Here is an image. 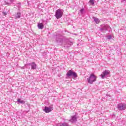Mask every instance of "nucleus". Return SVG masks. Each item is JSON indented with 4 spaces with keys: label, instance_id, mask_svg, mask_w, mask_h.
Listing matches in <instances>:
<instances>
[{
    "label": "nucleus",
    "instance_id": "1",
    "mask_svg": "<svg viewBox=\"0 0 126 126\" xmlns=\"http://www.w3.org/2000/svg\"><path fill=\"white\" fill-rule=\"evenodd\" d=\"M97 79V77L94 74H91L90 76L87 78L88 83L93 84V82H95Z\"/></svg>",
    "mask_w": 126,
    "mask_h": 126
},
{
    "label": "nucleus",
    "instance_id": "2",
    "mask_svg": "<svg viewBox=\"0 0 126 126\" xmlns=\"http://www.w3.org/2000/svg\"><path fill=\"white\" fill-rule=\"evenodd\" d=\"M63 9H58L55 12V16L57 19H60L63 17Z\"/></svg>",
    "mask_w": 126,
    "mask_h": 126
},
{
    "label": "nucleus",
    "instance_id": "3",
    "mask_svg": "<svg viewBox=\"0 0 126 126\" xmlns=\"http://www.w3.org/2000/svg\"><path fill=\"white\" fill-rule=\"evenodd\" d=\"M55 40L56 43L59 44V45H63V36L61 34H58L55 37Z\"/></svg>",
    "mask_w": 126,
    "mask_h": 126
},
{
    "label": "nucleus",
    "instance_id": "4",
    "mask_svg": "<svg viewBox=\"0 0 126 126\" xmlns=\"http://www.w3.org/2000/svg\"><path fill=\"white\" fill-rule=\"evenodd\" d=\"M100 32H105V31H111V27L108 25H103L102 28L99 29Z\"/></svg>",
    "mask_w": 126,
    "mask_h": 126
},
{
    "label": "nucleus",
    "instance_id": "5",
    "mask_svg": "<svg viewBox=\"0 0 126 126\" xmlns=\"http://www.w3.org/2000/svg\"><path fill=\"white\" fill-rule=\"evenodd\" d=\"M117 108L119 111H124L126 109V104L124 103H119L117 106Z\"/></svg>",
    "mask_w": 126,
    "mask_h": 126
},
{
    "label": "nucleus",
    "instance_id": "6",
    "mask_svg": "<svg viewBox=\"0 0 126 126\" xmlns=\"http://www.w3.org/2000/svg\"><path fill=\"white\" fill-rule=\"evenodd\" d=\"M67 76H73V77H74L75 78L77 77V74L75 72L72 71L71 70H70L67 71L66 74Z\"/></svg>",
    "mask_w": 126,
    "mask_h": 126
},
{
    "label": "nucleus",
    "instance_id": "7",
    "mask_svg": "<svg viewBox=\"0 0 126 126\" xmlns=\"http://www.w3.org/2000/svg\"><path fill=\"white\" fill-rule=\"evenodd\" d=\"M110 74V71L109 70H106L104 71L102 74H101L100 76H101V78L104 79L106 77V76H108Z\"/></svg>",
    "mask_w": 126,
    "mask_h": 126
},
{
    "label": "nucleus",
    "instance_id": "8",
    "mask_svg": "<svg viewBox=\"0 0 126 126\" xmlns=\"http://www.w3.org/2000/svg\"><path fill=\"white\" fill-rule=\"evenodd\" d=\"M28 65H31L32 66L31 69H36L37 68V64L35 62H32V63H29Z\"/></svg>",
    "mask_w": 126,
    "mask_h": 126
},
{
    "label": "nucleus",
    "instance_id": "9",
    "mask_svg": "<svg viewBox=\"0 0 126 126\" xmlns=\"http://www.w3.org/2000/svg\"><path fill=\"white\" fill-rule=\"evenodd\" d=\"M43 111L45 113H50V112H52V111H53V107L51 106L49 107L45 106L44 109H43Z\"/></svg>",
    "mask_w": 126,
    "mask_h": 126
},
{
    "label": "nucleus",
    "instance_id": "10",
    "mask_svg": "<svg viewBox=\"0 0 126 126\" xmlns=\"http://www.w3.org/2000/svg\"><path fill=\"white\" fill-rule=\"evenodd\" d=\"M71 123H76L77 122V118L76 117V114L71 116V119L69 120Z\"/></svg>",
    "mask_w": 126,
    "mask_h": 126
},
{
    "label": "nucleus",
    "instance_id": "11",
    "mask_svg": "<svg viewBox=\"0 0 126 126\" xmlns=\"http://www.w3.org/2000/svg\"><path fill=\"white\" fill-rule=\"evenodd\" d=\"M17 102H18V104H22L23 105H24L26 103L25 100L21 99L20 98L18 99Z\"/></svg>",
    "mask_w": 126,
    "mask_h": 126
},
{
    "label": "nucleus",
    "instance_id": "12",
    "mask_svg": "<svg viewBox=\"0 0 126 126\" xmlns=\"http://www.w3.org/2000/svg\"><path fill=\"white\" fill-rule=\"evenodd\" d=\"M71 45H72V42L68 41L65 43V44H64V47L65 48H69Z\"/></svg>",
    "mask_w": 126,
    "mask_h": 126
},
{
    "label": "nucleus",
    "instance_id": "13",
    "mask_svg": "<svg viewBox=\"0 0 126 126\" xmlns=\"http://www.w3.org/2000/svg\"><path fill=\"white\" fill-rule=\"evenodd\" d=\"M21 17V13L20 12H17L15 15V19H17L18 18H20Z\"/></svg>",
    "mask_w": 126,
    "mask_h": 126
},
{
    "label": "nucleus",
    "instance_id": "14",
    "mask_svg": "<svg viewBox=\"0 0 126 126\" xmlns=\"http://www.w3.org/2000/svg\"><path fill=\"white\" fill-rule=\"evenodd\" d=\"M37 27L39 29H43V28H44V25L42 23H38Z\"/></svg>",
    "mask_w": 126,
    "mask_h": 126
},
{
    "label": "nucleus",
    "instance_id": "15",
    "mask_svg": "<svg viewBox=\"0 0 126 126\" xmlns=\"http://www.w3.org/2000/svg\"><path fill=\"white\" fill-rule=\"evenodd\" d=\"M94 21L98 24L100 22V20L98 18H96L95 17H94Z\"/></svg>",
    "mask_w": 126,
    "mask_h": 126
},
{
    "label": "nucleus",
    "instance_id": "16",
    "mask_svg": "<svg viewBox=\"0 0 126 126\" xmlns=\"http://www.w3.org/2000/svg\"><path fill=\"white\" fill-rule=\"evenodd\" d=\"M60 126H69V125H68V124L64 123L62 124Z\"/></svg>",
    "mask_w": 126,
    "mask_h": 126
},
{
    "label": "nucleus",
    "instance_id": "17",
    "mask_svg": "<svg viewBox=\"0 0 126 126\" xmlns=\"http://www.w3.org/2000/svg\"><path fill=\"white\" fill-rule=\"evenodd\" d=\"M94 0H90L89 1L90 3H91L92 4H94Z\"/></svg>",
    "mask_w": 126,
    "mask_h": 126
},
{
    "label": "nucleus",
    "instance_id": "18",
    "mask_svg": "<svg viewBox=\"0 0 126 126\" xmlns=\"http://www.w3.org/2000/svg\"><path fill=\"white\" fill-rule=\"evenodd\" d=\"M107 39H108V40H111V39H112V35H108V36H107Z\"/></svg>",
    "mask_w": 126,
    "mask_h": 126
},
{
    "label": "nucleus",
    "instance_id": "19",
    "mask_svg": "<svg viewBox=\"0 0 126 126\" xmlns=\"http://www.w3.org/2000/svg\"><path fill=\"white\" fill-rule=\"evenodd\" d=\"M5 4H7V5H10L11 4V3H9L8 2L5 1Z\"/></svg>",
    "mask_w": 126,
    "mask_h": 126
},
{
    "label": "nucleus",
    "instance_id": "20",
    "mask_svg": "<svg viewBox=\"0 0 126 126\" xmlns=\"http://www.w3.org/2000/svg\"><path fill=\"white\" fill-rule=\"evenodd\" d=\"M81 14H83V11H84V9H81L80 10Z\"/></svg>",
    "mask_w": 126,
    "mask_h": 126
},
{
    "label": "nucleus",
    "instance_id": "21",
    "mask_svg": "<svg viewBox=\"0 0 126 126\" xmlns=\"http://www.w3.org/2000/svg\"><path fill=\"white\" fill-rule=\"evenodd\" d=\"M10 1L11 3H12V2H13V0H10Z\"/></svg>",
    "mask_w": 126,
    "mask_h": 126
},
{
    "label": "nucleus",
    "instance_id": "22",
    "mask_svg": "<svg viewBox=\"0 0 126 126\" xmlns=\"http://www.w3.org/2000/svg\"><path fill=\"white\" fill-rule=\"evenodd\" d=\"M19 4H20V5H19V7H20L21 6V3H19Z\"/></svg>",
    "mask_w": 126,
    "mask_h": 126
},
{
    "label": "nucleus",
    "instance_id": "23",
    "mask_svg": "<svg viewBox=\"0 0 126 126\" xmlns=\"http://www.w3.org/2000/svg\"><path fill=\"white\" fill-rule=\"evenodd\" d=\"M3 13L4 14V15H6V13L4 12H3Z\"/></svg>",
    "mask_w": 126,
    "mask_h": 126
}]
</instances>
